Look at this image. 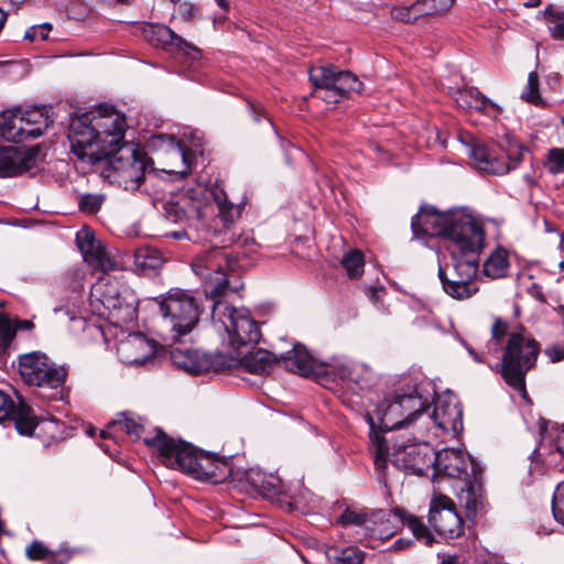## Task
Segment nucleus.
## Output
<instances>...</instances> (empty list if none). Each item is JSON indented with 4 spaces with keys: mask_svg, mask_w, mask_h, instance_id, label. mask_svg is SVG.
I'll return each mask as SVG.
<instances>
[{
    "mask_svg": "<svg viewBox=\"0 0 564 564\" xmlns=\"http://www.w3.org/2000/svg\"><path fill=\"white\" fill-rule=\"evenodd\" d=\"M193 271L202 279L204 292L214 301L212 318L218 330L224 329L223 343L235 352L250 344L259 343L261 332L258 323L246 310H237L223 297L242 289L234 263L223 249H212L197 257Z\"/></svg>",
    "mask_w": 564,
    "mask_h": 564,
    "instance_id": "f257e3e1",
    "label": "nucleus"
},
{
    "mask_svg": "<svg viewBox=\"0 0 564 564\" xmlns=\"http://www.w3.org/2000/svg\"><path fill=\"white\" fill-rule=\"evenodd\" d=\"M462 344L475 362L499 370L506 383L527 398L525 376L536 364L540 345L523 328L509 332V323L496 317L484 347L477 350L465 340Z\"/></svg>",
    "mask_w": 564,
    "mask_h": 564,
    "instance_id": "f03ea898",
    "label": "nucleus"
},
{
    "mask_svg": "<svg viewBox=\"0 0 564 564\" xmlns=\"http://www.w3.org/2000/svg\"><path fill=\"white\" fill-rule=\"evenodd\" d=\"M401 384L393 394L387 395L377 406L379 431L371 414L367 413L365 415L369 425L370 451L380 480H384L389 456V441L383 432L410 427L417 432L421 413L423 410L430 409L432 401L431 394L422 390L416 379L406 377L401 381Z\"/></svg>",
    "mask_w": 564,
    "mask_h": 564,
    "instance_id": "7ed1b4c3",
    "label": "nucleus"
},
{
    "mask_svg": "<svg viewBox=\"0 0 564 564\" xmlns=\"http://www.w3.org/2000/svg\"><path fill=\"white\" fill-rule=\"evenodd\" d=\"M126 117L111 106H100L73 118L68 140L73 153L83 162L96 164L109 158L124 137Z\"/></svg>",
    "mask_w": 564,
    "mask_h": 564,
    "instance_id": "20e7f679",
    "label": "nucleus"
},
{
    "mask_svg": "<svg viewBox=\"0 0 564 564\" xmlns=\"http://www.w3.org/2000/svg\"><path fill=\"white\" fill-rule=\"evenodd\" d=\"M468 236L460 238L448 247L453 272L448 278L443 268L438 269V278L446 294L455 300H467L475 295L479 288L477 274L479 252L484 246L485 232L481 226L476 229L465 227Z\"/></svg>",
    "mask_w": 564,
    "mask_h": 564,
    "instance_id": "39448f33",
    "label": "nucleus"
},
{
    "mask_svg": "<svg viewBox=\"0 0 564 564\" xmlns=\"http://www.w3.org/2000/svg\"><path fill=\"white\" fill-rule=\"evenodd\" d=\"M130 291L118 279L102 275L91 286L89 306L95 315L113 324L127 323L135 314Z\"/></svg>",
    "mask_w": 564,
    "mask_h": 564,
    "instance_id": "423d86ee",
    "label": "nucleus"
},
{
    "mask_svg": "<svg viewBox=\"0 0 564 564\" xmlns=\"http://www.w3.org/2000/svg\"><path fill=\"white\" fill-rule=\"evenodd\" d=\"M467 226L476 229L480 225L470 215L462 212L440 213L431 206L422 207L411 221L415 239L444 237L449 239L451 245L468 236Z\"/></svg>",
    "mask_w": 564,
    "mask_h": 564,
    "instance_id": "0eeeda50",
    "label": "nucleus"
},
{
    "mask_svg": "<svg viewBox=\"0 0 564 564\" xmlns=\"http://www.w3.org/2000/svg\"><path fill=\"white\" fill-rule=\"evenodd\" d=\"M19 373L22 380L40 389V394L48 400L64 398V383L67 371L58 367L45 354L32 351L19 357Z\"/></svg>",
    "mask_w": 564,
    "mask_h": 564,
    "instance_id": "6e6552de",
    "label": "nucleus"
},
{
    "mask_svg": "<svg viewBox=\"0 0 564 564\" xmlns=\"http://www.w3.org/2000/svg\"><path fill=\"white\" fill-rule=\"evenodd\" d=\"M159 306L173 340H180L182 336L191 333L199 321V305L186 291L180 289L169 291Z\"/></svg>",
    "mask_w": 564,
    "mask_h": 564,
    "instance_id": "1a4fd4ad",
    "label": "nucleus"
},
{
    "mask_svg": "<svg viewBox=\"0 0 564 564\" xmlns=\"http://www.w3.org/2000/svg\"><path fill=\"white\" fill-rule=\"evenodd\" d=\"M413 437H406L400 434L391 437L393 441V452H389L388 462L409 474L423 475L431 466L435 465V455L427 441L425 434L414 432Z\"/></svg>",
    "mask_w": 564,
    "mask_h": 564,
    "instance_id": "9d476101",
    "label": "nucleus"
},
{
    "mask_svg": "<svg viewBox=\"0 0 564 564\" xmlns=\"http://www.w3.org/2000/svg\"><path fill=\"white\" fill-rule=\"evenodd\" d=\"M109 156V177L127 191L138 189L144 181L147 153L139 145L126 142L118 148L113 147Z\"/></svg>",
    "mask_w": 564,
    "mask_h": 564,
    "instance_id": "9b49d317",
    "label": "nucleus"
},
{
    "mask_svg": "<svg viewBox=\"0 0 564 564\" xmlns=\"http://www.w3.org/2000/svg\"><path fill=\"white\" fill-rule=\"evenodd\" d=\"M144 443L158 449L162 463L172 469H178L189 476H194L193 468L199 463L202 454L196 447L183 441H175L162 431L151 438H144Z\"/></svg>",
    "mask_w": 564,
    "mask_h": 564,
    "instance_id": "f8f14e48",
    "label": "nucleus"
},
{
    "mask_svg": "<svg viewBox=\"0 0 564 564\" xmlns=\"http://www.w3.org/2000/svg\"><path fill=\"white\" fill-rule=\"evenodd\" d=\"M432 429L452 436L463 431V409L455 395L438 397L432 414L427 410L422 411L417 433L426 434Z\"/></svg>",
    "mask_w": 564,
    "mask_h": 564,
    "instance_id": "ddd939ff",
    "label": "nucleus"
},
{
    "mask_svg": "<svg viewBox=\"0 0 564 564\" xmlns=\"http://www.w3.org/2000/svg\"><path fill=\"white\" fill-rule=\"evenodd\" d=\"M429 523L438 535L446 539L458 538L464 532V522L455 503L442 494H435L431 499Z\"/></svg>",
    "mask_w": 564,
    "mask_h": 564,
    "instance_id": "4468645a",
    "label": "nucleus"
},
{
    "mask_svg": "<svg viewBox=\"0 0 564 564\" xmlns=\"http://www.w3.org/2000/svg\"><path fill=\"white\" fill-rule=\"evenodd\" d=\"M435 468L458 481L479 475L480 468L474 459L458 448H444L435 455Z\"/></svg>",
    "mask_w": 564,
    "mask_h": 564,
    "instance_id": "2eb2a0df",
    "label": "nucleus"
},
{
    "mask_svg": "<svg viewBox=\"0 0 564 564\" xmlns=\"http://www.w3.org/2000/svg\"><path fill=\"white\" fill-rule=\"evenodd\" d=\"M37 149L15 147L0 148V177H13L34 167Z\"/></svg>",
    "mask_w": 564,
    "mask_h": 564,
    "instance_id": "dca6fc26",
    "label": "nucleus"
},
{
    "mask_svg": "<svg viewBox=\"0 0 564 564\" xmlns=\"http://www.w3.org/2000/svg\"><path fill=\"white\" fill-rule=\"evenodd\" d=\"M118 354L127 365H143L155 355V344L141 333L129 334L118 345Z\"/></svg>",
    "mask_w": 564,
    "mask_h": 564,
    "instance_id": "f3484780",
    "label": "nucleus"
},
{
    "mask_svg": "<svg viewBox=\"0 0 564 564\" xmlns=\"http://www.w3.org/2000/svg\"><path fill=\"white\" fill-rule=\"evenodd\" d=\"M76 242L85 262L94 269L106 272L115 268V262L106 252L102 242L96 239L89 230L79 231L76 236Z\"/></svg>",
    "mask_w": 564,
    "mask_h": 564,
    "instance_id": "a211bd4d",
    "label": "nucleus"
},
{
    "mask_svg": "<svg viewBox=\"0 0 564 564\" xmlns=\"http://www.w3.org/2000/svg\"><path fill=\"white\" fill-rule=\"evenodd\" d=\"M279 364L286 370L303 377L317 376L319 360L314 358L302 344H294L286 354L279 356Z\"/></svg>",
    "mask_w": 564,
    "mask_h": 564,
    "instance_id": "6ab92c4d",
    "label": "nucleus"
},
{
    "mask_svg": "<svg viewBox=\"0 0 564 564\" xmlns=\"http://www.w3.org/2000/svg\"><path fill=\"white\" fill-rule=\"evenodd\" d=\"M150 32L152 34V37L150 39L152 43L160 44L163 47L173 46L180 53H182L192 61L200 59L202 52L199 51V48L183 40L180 35L174 33L169 26L160 24L151 25Z\"/></svg>",
    "mask_w": 564,
    "mask_h": 564,
    "instance_id": "aec40b11",
    "label": "nucleus"
},
{
    "mask_svg": "<svg viewBox=\"0 0 564 564\" xmlns=\"http://www.w3.org/2000/svg\"><path fill=\"white\" fill-rule=\"evenodd\" d=\"M192 470L194 478L214 484L223 482L231 475V467L227 460L208 453L202 454L199 463H196V468Z\"/></svg>",
    "mask_w": 564,
    "mask_h": 564,
    "instance_id": "412c9836",
    "label": "nucleus"
},
{
    "mask_svg": "<svg viewBox=\"0 0 564 564\" xmlns=\"http://www.w3.org/2000/svg\"><path fill=\"white\" fill-rule=\"evenodd\" d=\"M452 95L462 109L476 110L486 115H497L501 112L500 106L482 95L477 88L456 89Z\"/></svg>",
    "mask_w": 564,
    "mask_h": 564,
    "instance_id": "4be33fe9",
    "label": "nucleus"
},
{
    "mask_svg": "<svg viewBox=\"0 0 564 564\" xmlns=\"http://www.w3.org/2000/svg\"><path fill=\"white\" fill-rule=\"evenodd\" d=\"M457 499L460 506L466 510L468 518L475 517L482 508V497L478 475L459 481L457 487Z\"/></svg>",
    "mask_w": 564,
    "mask_h": 564,
    "instance_id": "5701e85b",
    "label": "nucleus"
},
{
    "mask_svg": "<svg viewBox=\"0 0 564 564\" xmlns=\"http://www.w3.org/2000/svg\"><path fill=\"white\" fill-rule=\"evenodd\" d=\"M39 130H36L37 132ZM35 130L23 129V117L21 108L4 110L0 113V134L8 141L15 143L23 142L24 133H32Z\"/></svg>",
    "mask_w": 564,
    "mask_h": 564,
    "instance_id": "b1692460",
    "label": "nucleus"
},
{
    "mask_svg": "<svg viewBox=\"0 0 564 564\" xmlns=\"http://www.w3.org/2000/svg\"><path fill=\"white\" fill-rule=\"evenodd\" d=\"M387 513L382 510L378 512H372L371 514H368L364 511L354 510L350 508L345 509V511L340 514L339 519L337 520L338 523L343 525H357V527H365L366 529L370 530L368 523H377L378 520H382ZM373 533H378V536L380 539L389 538L393 534V531L386 529H371Z\"/></svg>",
    "mask_w": 564,
    "mask_h": 564,
    "instance_id": "393cba45",
    "label": "nucleus"
},
{
    "mask_svg": "<svg viewBox=\"0 0 564 564\" xmlns=\"http://www.w3.org/2000/svg\"><path fill=\"white\" fill-rule=\"evenodd\" d=\"M23 129L39 130L37 132L24 133L23 141L33 140L41 137L48 126L53 122L50 117V109L46 107H32L22 109Z\"/></svg>",
    "mask_w": 564,
    "mask_h": 564,
    "instance_id": "a878e982",
    "label": "nucleus"
},
{
    "mask_svg": "<svg viewBox=\"0 0 564 564\" xmlns=\"http://www.w3.org/2000/svg\"><path fill=\"white\" fill-rule=\"evenodd\" d=\"M527 149L516 142L509 144L507 160L490 155L488 164L485 165V171L495 175H503L511 170L518 167L523 160V152Z\"/></svg>",
    "mask_w": 564,
    "mask_h": 564,
    "instance_id": "bb28decb",
    "label": "nucleus"
},
{
    "mask_svg": "<svg viewBox=\"0 0 564 564\" xmlns=\"http://www.w3.org/2000/svg\"><path fill=\"white\" fill-rule=\"evenodd\" d=\"M274 364H279V357L260 348L249 351L241 359L242 367L254 375L268 373Z\"/></svg>",
    "mask_w": 564,
    "mask_h": 564,
    "instance_id": "cd10ccee",
    "label": "nucleus"
},
{
    "mask_svg": "<svg viewBox=\"0 0 564 564\" xmlns=\"http://www.w3.org/2000/svg\"><path fill=\"white\" fill-rule=\"evenodd\" d=\"M166 217L173 223H183L199 217L198 204L191 200L186 195L175 202H167L165 205Z\"/></svg>",
    "mask_w": 564,
    "mask_h": 564,
    "instance_id": "c85d7f7f",
    "label": "nucleus"
},
{
    "mask_svg": "<svg viewBox=\"0 0 564 564\" xmlns=\"http://www.w3.org/2000/svg\"><path fill=\"white\" fill-rule=\"evenodd\" d=\"M393 517L398 518L401 523L409 528L413 535L425 545H432L434 538L422 519L408 513L402 509H394Z\"/></svg>",
    "mask_w": 564,
    "mask_h": 564,
    "instance_id": "c756f323",
    "label": "nucleus"
},
{
    "mask_svg": "<svg viewBox=\"0 0 564 564\" xmlns=\"http://www.w3.org/2000/svg\"><path fill=\"white\" fill-rule=\"evenodd\" d=\"M251 482L254 489L265 498H273L285 494L281 478L273 474L256 473L251 476Z\"/></svg>",
    "mask_w": 564,
    "mask_h": 564,
    "instance_id": "7c9ffc66",
    "label": "nucleus"
},
{
    "mask_svg": "<svg viewBox=\"0 0 564 564\" xmlns=\"http://www.w3.org/2000/svg\"><path fill=\"white\" fill-rule=\"evenodd\" d=\"M11 417L15 430L21 435H32L37 425V419L34 415L33 410L23 401H20L19 405L14 408Z\"/></svg>",
    "mask_w": 564,
    "mask_h": 564,
    "instance_id": "2f4dec72",
    "label": "nucleus"
},
{
    "mask_svg": "<svg viewBox=\"0 0 564 564\" xmlns=\"http://www.w3.org/2000/svg\"><path fill=\"white\" fill-rule=\"evenodd\" d=\"M142 430L143 426L138 420L122 413L110 422L106 430L100 431V436L107 438L111 436L112 432H122L129 436L139 437Z\"/></svg>",
    "mask_w": 564,
    "mask_h": 564,
    "instance_id": "473e14b6",
    "label": "nucleus"
},
{
    "mask_svg": "<svg viewBox=\"0 0 564 564\" xmlns=\"http://www.w3.org/2000/svg\"><path fill=\"white\" fill-rule=\"evenodd\" d=\"M172 362L192 375H198L206 370L205 364L199 360L197 354L192 350L175 348L171 350Z\"/></svg>",
    "mask_w": 564,
    "mask_h": 564,
    "instance_id": "72a5a7b5",
    "label": "nucleus"
},
{
    "mask_svg": "<svg viewBox=\"0 0 564 564\" xmlns=\"http://www.w3.org/2000/svg\"><path fill=\"white\" fill-rule=\"evenodd\" d=\"M31 321H12L4 314L0 313V352L4 354L15 337L17 329L30 330L33 328Z\"/></svg>",
    "mask_w": 564,
    "mask_h": 564,
    "instance_id": "f704fd0d",
    "label": "nucleus"
},
{
    "mask_svg": "<svg viewBox=\"0 0 564 564\" xmlns=\"http://www.w3.org/2000/svg\"><path fill=\"white\" fill-rule=\"evenodd\" d=\"M509 268L508 253L505 249H496L484 262L482 272L491 279H500L507 274Z\"/></svg>",
    "mask_w": 564,
    "mask_h": 564,
    "instance_id": "c9c22d12",
    "label": "nucleus"
},
{
    "mask_svg": "<svg viewBox=\"0 0 564 564\" xmlns=\"http://www.w3.org/2000/svg\"><path fill=\"white\" fill-rule=\"evenodd\" d=\"M330 376L335 379L348 380L351 378L349 362L343 359L333 358L329 361H319L317 376Z\"/></svg>",
    "mask_w": 564,
    "mask_h": 564,
    "instance_id": "e433bc0d",
    "label": "nucleus"
},
{
    "mask_svg": "<svg viewBox=\"0 0 564 564\" xmlns=\"http://www.w3.org/2000/svg\"><path fill=\"white\" fill-rule=\"evenodd\" d=\"M308 75L315 91L335 86L336 70L330 66H314Z\"/></svg>",
    "mask_w": 564,
    "mask_h": 564,
    "instance_id": "4c0bfd02",
    "label": "nucleus"
},
{
    "mask_svg": "<svg viewBox=\"0 0 564 564\" xmlns=\"http://www.w3.org/2000/svg\"><path fill=\"white\" fill-rule=\"evenodd\" d=\"M134 263L142 270H156L163 264V258L155 249L140 248L134 253Z\"/></svg>",
    "mask_w": 564,
    "mask_h": 564,
    "instance_id": "58836bf2",
    "label": "nucleus"
},
{
    "mask_svg": "<svg viewBox=\"0 0 564 564\" xmlns=\"http://www.w3.org/2000/svg\"><path fill=\"white\" fill-rule=\"evenodd\" d=\"M334 87L345 97L351 93H360L364 85L359 78L350 72H336Z\"/></svg>",
    "mask_w": 564,
    "mask_h": 564,
    "instance_id": "ea45409f",
    "label": "nucleus"
},
{
    "mask_svg": "<svg viewBox=\"0 0 564 564\" xmlns=\"http://www.w3.org/2000/svg\"><path fill=\"white\" fill-rule=\"evenodd\" d=\"M215 202L218 207V214L225 225L232 224L241 215V205L230 203L225 194H216Z\"/></svg>",
    "mask_w": 564,
    "mask_h": 564,
    "instance_id": "a19ab883",
    "label": "nucleus"
},
{
    "mask_svg": "<svg viewBox=\"0 0 564 564\" xmlns=\"http://www.w3.org/2000/svg\"><path fill=\"white\" fill-rule=\"evenodd\" d=\"M341 264L349 278H359L364 272V256L359 250H349L344 256Z\"/></svg>",
    "mask_w": 564,
    "mask_h": 564,
    "instance_id": "79ce46f5",
    "label": "nucleus"
},
{
    "mask_svg": "<svg viewBox=\"0 0 564 564\" xmlns=\"http://www.w3.org/2000/svg\"><path fill=\"white\" fill-rule=\"evenodd\" d=\"M420 10L421 8L417 1L410 6H393L391 8V18L401 22L409 23L415 21L419 17L424 15L423 11Z\"/></svg>",
    "mask_w": 564,
    "mask_h": 564,
    "instance_id": "37998d69",
    "label": "nucleus"
},
{
    "mask_svg": "<svg viewBox=\"0 0 564 564\" xmlns=\"http://www.w3.org/2000/svg\"><path fill=\"white\" fill-rule=\"evenodd\" d=\"M104 200L105 196L101 194H85L80 196L78 206L84 213L95 214L100 209Z\"/></svg>",
    "mask_w": 564,
    "mask_h": 564,
    "instance_id": "c03bdc74",
    "label": "nucleus"
},
{
    "mask_svg": "<svg viewBox=\"0 0 564 564\" xmlns=\"http://www.w3.org/2000/svg\"><path fill=\"white\" fill-rule=\"evenodd\" d=\"M417 2L421 8L420 11H423L424 15H429L448 10L454 0H417Z\"/></svg>",
    "mask_w": 564,
    "mask_h": 564,
    "instance_id": "a18cd8bd",
    "label": "nucleus"
},
{
    "mask_svg": "<svg viewBox=\"0 0 564 564\" xmlns=\"http://www.w3.org/2000/svg\"><path fill=\"white\" fill-rule=\"evenodd\" d=\"M522 99L535 104L540 100L539 94V75L531 72L528 76L527 85L521 94Z\"/></svg>",
    "mask_w": 564,
    "mask_h": 564,
    "instance_id": "49530a36",
    "label": "nucleus"
},
{
    "mask_svg": "<svg viewBox=\"0 0 564 564\" xmlns=\"http://www.w3.org/2000/svg\"><path fill=\"white\" fill-rule=\"evenodd\" d=\"M365 553L356 547H346L335 555L338 564H362Z\"/></svg>",
    "mask_w": 564,
    "mask_h": 564,
    "instance_id": "de8ad7c7",
    "label": "nucleus"
},
{
    "mask_svg": "<svg viewBox=\"0 0 564 564\" xmlns=\"http://www.w3.org/2000/svg\"><path fill=\"white\" fill-rule=\"evenodd\" d=\"M546 167L552 174L564 171V149L554 148L549 151Z\"/></svg>",
    "mask_w": 564,
    "mask_h": 564,
    "instance_id": "09e8293b",
    "label": "nucleus"
},
{
    "mask_svg": "<svg viewBox=\"0 0 564 564\" xmlns=\"http://www.w3.org/2000/svg\"><path fill=\"white\" fill-rule=\"evenodd\" d=\"M552 511L555 520L564 525V482H561L554 492Z\"/></svg>",
    "mask_w": 564,
    "mask_h": 564,
    "instance_id": "8fccbe9b",
    "label": "nucleus"
},
{
    "mask_svg": "<svg viewBox=\"0 0 564 564\" xmlns=\"http://www.w3.org/2000/svg\"><path fill=\"white\" fill-rule=\"evenodd\" d=\"M51 30L52 24L47 22L39 25H33L25 31L24 39L31 42L36 41L39 39L45 41L48 39V33L51 32Z\"/></svg>",
    "mask_w": 564,
    "mask_h": 564,
    "instance_id": "3c124183",
    "label": "nucleus"
},
{
    "mask_svg": "<svg viewBox=\"0 0 564 564\" xmlns=\"http://www.w3.org/2000/svg\"><path fill=\"white\" fill-rule=\"evenodd\" d=\"M469 155L474 160L476 167L480 171H485V165L488 164L491 154L486 147L477 145L470 150Z\"/></svg>",
    "mask_w": 564,
    "mask_h": 564,
    "instance_id": "603ef678",
    "label": "nucleus"
},
{
    "mask_svg": "<svg viewBox=\"0 0 564 564\" xmlns=\"http://www.w3.org/2000/svg\"><path fill=\"white\" fill-rule=\"evenodd\" d=\"M26 555L31 560H44L48 557L50 551L43 543L34 541L28 546Z\"/></svg>",
    "mask_w": 564,
    "mask_h": 564,
    "instance_id": "864d4df0",
    "label": "nucleus"
},
{
    "mask_svg": "<svg viewBox=\"0 0 564 564\" xmlns=\"http://www.w3.org/2000/svg\"><path fill=\"white\" fill-rule=\"evenodd\" d=\"M14 408L11 398L0 390V422L11 417Z\"/></svg>",
    "mask_w": 564,
    "mask_h": 564,
    "instance_id": "5fc2aeb1",
    "label": "nucleus"
},
{
    "mask_svg": "<svg viewBox=\"0 0 564 564\" xmlns=\"http://www.w3.org/2000/svg\"><path fill=\"white\" fill-rule=\"evenodd\" d=\"M313 96L321 98L328 104H336L341 98H344V96L339 91H337L335 87H329L322 89L319 91H314Z\"/></svg>",
    "mask_w": 564,
    "mask_h": 564,
    "instance_id": "6e6d98bb",
    "label": "nucleus"
},
{
    "mask_svg": "<svg viewBox=\"0 0 564 564\" xmlns=\"http://www.w3.org/2000/svg\"><path fill=\"white\" fill-rule=\"evenodd\" d=\"M174 154L182 160L183 169L180 171H174L176 174H178L181 177H184L187 175L188 170L191 167V152L182 147H178V149L174 152ZM170 172H173L172 170Z\"/></svg>",
    "mask_w": 564,
    "mask_h": 564,
    "instance_id": "4d7b16f0",
    "label": "nucleus"
},
{
    "mask_svg": "<svg viewBox=\"0 0 564 564\" xmlns=\"http://www.w3.org/2000/svg\"><path fill=\"white\" fill-rule=\"evenodd\" d=\"M414 323L417 327L431 326L438 332H444L443 327H441L438 323L432 317H419Z\"/></svg>",
    "mask_w": 564,
    "mask_h": 564,
    "instance_id": "13d9d810",
    "label": "nucleus"
},
{
    "mask_svg": "<svg viewBox=\"0 0 564 564\" xmlns=\"http://www.w3.org/2000/svg\"><path fill=\"white\" fill-rule=\"evenodd\" d=\"M545 354L550 359L555 362L564 359V346L563 347H551L545 350Z\"/></svg>",
    "mask_w": 564,
    "mask_h": 564,
    "instance_id": "bf43d9fd",
    "label": "nucleus"
},
{
    "mask_svg": "<svg viewBox=\"0 0 564 564\" xmlns=\"http://www.w3.org/2000/svg\"><path fill=\"white\" fill-rule=\"evenodd\" d=\"M65 314L69 316V321L74 324H76V328H84L86 325L85 317L77 316L74 312H70L69 310L65 311Z\"/></svg>",
    "mask_w": 564,
    "mask_h": 564,
    "instance_id": "052dcab7",
    "label": "nucleus"
},
{
    "mask_svg": "<svg viewBox=\"0 0 564 564\" xmlns=\"http://www.w3.org/2000/svg\"><path fill=\"white\" fill-rule=\"evenodd\" d=\"M550 33L555 40L564 39V23H556L550 28Z\"/></svg>",
    "mask_w": 564,
    "mask_h": 564,
    "instance_id": "680f3d73",
    "label": "nucleus"
},
{
    "mask_svg": "<svg viewBox=\"0 0 564 564\" xmlns=\"http://www.w3.org/2000/svg\"><path fill=\"white\" fill-rule=\"evenodd\" d=\"M180 12L182 15L191 18L196 13V8L191 3H184L180 6Z\"/></svg>",
    "mask_w": 564,
    "mask_h": 564,
    "instance_id": "e2e57ef3",
    "label": "nucleus"
},
{
    "mask_svg": "<svg viewBox=\"0 0 564 564\" xmlns=\"http://www.w3.org/2000/svg\"><path fill=\"white\" fill-rule=\"evenodd\" d=\"M531 293H532V295H533V296H535L539 301H541V302H544V301H545L544 295H543L542 290H541V288H540V286H538V285H535V284H534V285L532 286Z\"/></svg>",
    "mask_w": 564,
    "mask_h": 564,
    "instance_id": "0e129e2a",
    "label": "nucleus"
},
{
    "mask_svg": "<svg viewBox=\"0 0 564 564\" xmlns=\"http://www.w3.org/2000/svg\"><path fill=\"white\" fill-rule=\"evenodd\" d=\"M217 4L223 8V9H227L229 7V3L227 0H216Z\"/></svg>",
    "mask_w": 564,
    "mask_h": 564,
    "instance_id": "69168bd1",
    "label": "nucleus"
},
{
    "mask_svg": "<svg viewBox=\"0 0 564 564\" xmlns=\"http://www.w3.org/2000/svg\"><path fill=\"white\" fill-rule=\"evenodd\" d=\"M540 4V0H530V6L538 7Z\"/></svg>",
    "mask_w": 564,
    "mask_h": 564,
    "instance_id": "338daca9",
    "label": "nucleus"
},
{
    "mask_svg": "<svg viewBox=\"0 0 564 564\" xmlns=\"http://www.w3.org/2000/svg\"><path fill=\"white\" fill-rule=\"evenodd\" d=\"M441 564H454V560L443 561Z\"/></svg>",
    "mask_w": 564,
    "mask_h": 564,
    "instance_id": "774afa93",
    "label": "nucleus"
}]
</instances>
